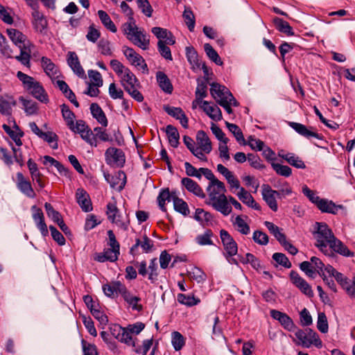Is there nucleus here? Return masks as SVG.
I'll use <instances>...</instances> for the list:
<instances>
[{
	"mask_svg": "<svg viewBox=\"0 0 355 355\" xmlns=\"http://www.w3.org/2000/svg\"><path fill=\"white\" fill-rule=\"evenodd\" d=\"M19 100L23 104L25 112L28 114H34L37 112V105L36 103L31 100H26L23 97H20Z\"/></svg>",
	"mask_w": 355,
	"mask_h": 355,
	"instance_id": "nucleus-62",
	"label": "nucleus"
},
{
	"mask_svg": "<svg viewBox=\"0 0 355 355\" xmlns=\"http://www.w3.org/2000/svg\"><path fill=\"white\" fill-rule=\"evenodd\" d=\"M106 214L108 219L112 223H115L118 227L123 230H127L128 227V222L122 220L121 216L118 214L119 209L115 203L109 202L107 205Z\"/></svg>",
	"mask_w": 355,
	"mask_h": 355,
	"instance_id": "nucleus-7",
	"label": "nucleus"
},
{
	"mask_svg": "<svg viewBox=\"0 0 355 355\" xmlns=\"http://www.w3.org/2000/svg\"><path fill=\"white\" fill-rule=\"evenodd\" d=\"M234 225L236 227V230L241 234L247 235L250 233V226L244 221V220L240 216H237L234 222Z\"/></svg>",
	"mask_w": 355,
	"mask_h": 355,
	"instance_id": "nucleus-55",
	"label": "nucleus"
},
{
	"mask_svg": "<svg viewBox=\"0 0 355 355\" xmlns=\"http://www.w3.org/2000/svg\"><path fill=\"white\" fill-rule=\"evenodd\" d=\"M17 187L19 191L30 198H34L35 197V193L31 184V182L25 180L24 175L21 173H18L17 175Z\"/></svg>",
	"mask_w": 355,
	"mask_h": 355,
	"instance_id": "nucleus-19",
	"label": "nucleus"
},
{
	"mask_svg": "<svg viewBox=\"0 0 355 355\" xmlns=\"http://www.w3.org/2000/svg\"><path fill=\"white\" fill-rule=\"evenodd\" d=\"M171 343L175 351L180 350L185 344L184 336L178 331L172 333Z\"/></svg>",
	"mask_w": 355,
	"mask_h": 355,
	"instance_id": "nucleus-54",
	"label": "nucleus"
},
{
	"mask_svg": "<svg viewBox=\"0 0 355 355\" xmlns=\"http://www.w3.org/2000/svg\"><path fill=\"white\" fill-rule=\"evenodd\" d=\"M272 259L280 266L286 268H290L292 266L288 257L283 253L275 252L272 254Z\"/></svg>",
	"mask_w": 355,
	"mask_h": 355,
	"instance_id": "nucleus-60",
	"label": "nucleus"
},
{
	"mask_svg": "<svg viewBox=\"0 0 355 355\" xmlns=\"http://www.w3.org/2000/svg\"><path fill=\"white\" fill-rule=\"evenodd\" d=\"M120 295H121L123 300L132 307L133 310L139 311L142 309V306L138 304V302H139L141 299L139 297L133 295L127 290L125 286Z\"/></svg>",
	"mask_w": 355,
	"mask_h": 355,
	"instance_id": "nucleus-28",
	"label": "nucleus"
},
{
	"mask_svg": "<svg viewBox=\"0 0 355 355\" xmlns=\"http://www.w3.org/2000/svg\"><path fill=\"white\" fill-rule=\"evenodd\" d=\"M273 23L275 28L281 33L286 34L288 36H292L294 35L292 27L290 24L279 17H275L273 19Z\"/></svg>",
	"mask_w": 355,
	"mask_h": 355,
	"instance_id": "nucleus-37",
	"label": "nucleus"
},
{
	"mask_svg": "<svg viewBox=\"0 0 355 355\" xmlns=\"http://www.w3.org/2000/svg\"><path fill=\"white\" fill-rule=\"evenodd\" d=\"M289 125L296 132L306 139H309L312 137L316 138L318 139H322V135L312 130V127H310L309 129L305 125L297 122H290Z\"/></svg>",
	"mask_w": 355,
	"mask_h": 355,
	"instance_id": "nucleus-16",
	"label": "nucleus"
},
{
	"mask_svg": "<svg viewBox=\"0 0 355 355\" xmlns=\"http://www.w3.org/2000/svg\"><path fill=\"white\" fill-rule=\"evenodd\" d=\"M278 155L280 157L286 160L289 164L297 168L304 169L306 168L304 162L294 153H284L282 150L281 152H279Z\"/></svg>",
	"mask_w": 355,
	"mask_h": 355,
	"instance_id": "nucleus-25",
	"label": "nucleus"
},
{
	"mask_svg": "<svg viewBox=\"0 0 355 355\" xmlns=\"http://www.w3.org/2000/svg\"><path fill=\"white\" fill-rule=\"evenodd\" d=\"M210 94L217 103L218 100L225 99V98H230V99L234 100L233 95L225 86H223L217 83H212L210 84Z\"/></svg>",
	"mask_w": 355,
	"mask_h": 355,
	"instance_id": "nucleus-14",
	"label": "nucleus"
},
{
	"mask_svg": "<svg viewBox=\"0 0 355 355\" xmlns=\"http://www.w3.org/2000/svg\"><path fill=\"white\" fill-rule=\"evenodd\" d=\"M19 48L20 49V54L15 56V58L24 66L29 67L31 50L26 46L25 44L23 45H19Z\"/></svg>",
	"mask_w": 355,
	"mask_h": 355,
	"instance_id": "nucleus-43",
	"label": "nucleus"
},
{
	"mask_svg": "<svg viewBox=\"0 0 355 355\" xmlns=\"http://www.w3.org/2000/svg\"><path fill=\"white\" fill-rule=\"evenodd\" d=\"M67 64L72 69L73 73L79 78L85 79L86 74L85 70L82 67L78 57L75 52L69 51L67 53Z\"/></svg>",
	"mask_w": 355,
	"mask_h": 355,
	"instance_id": "nucleus-15",
	"label": "nucleus"
},
{
	"mask_svg": "<svg viewBox=\"0 0 355 355\" xmlns=\"http://www.w3.org/2000/svg\"><path fill=\"white\" fill-rule=\"evenodd\" d=\"M196 141L204 153L209 154L211 151V141L206 134V132L203 130H199L196 135Z\"/></svg>",
	"mask_w": 355,
	"mask_h": 355,
	"instance_id": "nucleus-27",
	"label": "nucleus"
},
{
	"mask_svg": "<svg viewBox=\"0 0 355 355\" xmlns=\"http://www.w3.org/2000/svg\"><path fill=\"white\" fill-rule=\"evenodd\" d=\"M270 316L279 321L285 329L289 331H293L295 329V325L293 320L286 313L275 309L270 310Z\"/></svg>",
	"mask_w": 355,
	"mask_h": 355,
	"instance_id": "nucleus-13",
	"label": "nucleus"
},
{
	"mask_svg": "<svg viewBox=\"0 0 355 355\" xmlns=\"http://www.w3.org/2000/svg\"><path fill=\"white\" fill-rule=\"evenodd\" d=\"M220 236L226 253L230 257L236 254L238 247L233 237L225 230H220Z\"/></svg>",
	"mask_w": 355,
	"mask_h": 355,
	"instance_id": "nucleus-9",
	"label": "nucleus"
},
{
	"mask_svg": "<svg viewBox=\"0 0 355 355\" xmlns=\"http://www.w3.org/2000/svg\"><path fill=\"white\" fill-rule=\"evenodd\" d=\"M166 133L170 145L173 148H177L179 145L180 139V135L177 128L172 125H168L166 127Z\"/></svg>",
	"mask_w": 355,
	"mask_h": 355,
	"instance_id": "nucleus-38",
	"label": "nucleus"
},
{
	"mask_svg": "<svg viewBox=\"0 0 355 355\" xmlns=\"http://www.w3.org/2000/svg\"><path fill=\"white\" fill-rule=\"evenodd\" d=\"M290 277L293 284L297 287L304 295L309 297L313 296L311 286L294 270L290 272Z\"/></svg>",
	"mask_w": 355,
	"mask_h": 355,
	"instance_id": "nucleus-11",
	"label": "nucleus"
},
{
	"mask_svg": "<svg viewBox=\"0 0 355 355\" xmlns=\"http://www.w3.org/2000/svg\"><path fill=\"white\" fill-rule=\"evenodd\" d=\"M31 211L33 212L32 217L36 225V227L40 231L43 236H48L49 231L47 225L44 221V216L42 210L35 205H33L31 207Z\"/></svg>",
	"mask_w": 355,
	"mask_h": 355,
	"instance_id": "nucleus-10",
	"label": "nucleus"
},
{
	"mask_svg": "<svg viewBox=\"0 0 355 355\" xmlns=\"http://www.w3.org/2000/svg\"><path fill=\"white\" fill-rule=\"evenodd\" d=\"M88 76L91 80L90 84L94 85L97 87L103 85V78L101 74L96 70H89Z\"/></svg>",
	"mask_w": 355,
	"mask_h": 355,
	"instance_id": "nucleus-64",
	"label": "nucleus"
},
{
	"mask_svg": "<svg viewBox=\"0 0 355 355\" xmlns=\"http://www.w3.org/2000/svg\"><path fill=\"white\" fill-rule=\"evenodd\" d=\"M26 90L42 103L48 102L47 94L44 87L39 82L35 80Z\"/></svg>",
	"mask_w": 355,
	"mask_h": 355,
	"instance_id": "nucleus-22",
	"label": "nucleus"
},
{
	"mask_svg": "<svg viewBox=\"0 0 355 355\" xmlns=\"http://www.w3.org/2000/svg\"><path fill=\"white\" fill-rule=\"evenodd\" d=\"M189 276L198 283H202L205 282L207 279L206 274L198 267H193L191 270L189 271Z\"/></svg>",
	"mask_w": 355,
	"mask_h": 355,
	"instance_id": "nucleus-52",
	"label": "nucleus"
},
{
	"mask_svg": "<svg viewBox=\"0 0 355 355\" xmlns=\"http://www.w3.org/2000/svg\"><path fill=\"white\" fill-rule=\"evenodd\" d=\"M118 330L116 339L121 343H124L128 345L135 347V341L132 340L131 333L126 328H123L119 325L115 326L114 330Z\"/></svg>",
	"mask_w": 355,
	"mask_h": 355,
	"instance_id": "nucleus-29",
	"label": "nucleus"
},
{
	"mask_svg": "<svg viewBox=\"0 0 355 355\" xmlns=\"http://www.w3.org/2000/svg\"><path fill=\"white\" fill-rule=\"evenodd\" d=\"M16 105V101L12 97L7 98L0 96V112L2 114L10 116L12 114V107Z\"/></svg>",
	"mask_w": 355,
	"mask_h": 355,
	"instance_id": "nucleus-35",
	"label": "nucleus"
},
{
	"mask_svg": "<svg viewBox=\"0 0 355 355\" xmlns=\"http://www.w3.org/2000/svg\"><path fill=\"white\" fill-rule=\"evenodd\" d=\"M201 108L214 121H218L222 119V112L220 108L216 105H210L207 101L202 102Z\"/></svg>",
	"mask_w": 355,
	"mask_h": 355,
	"instance_id": "nucleus-23",
	"label": "nucleus"
},
{
	"mask_svg": "<svg viewBox=\"0 0 355 355\" xmlns=\"http://www.w3.org/2000/svg\"><path fill=\"white\" fill-rule=\"evenodd\" d=\"M295 335L296 338L301 342L303 347H309L314 345L318 348L322 347V341L320 339L318 334L311 329H307L305 331L297 329Z\"/></svg>",
	"mask_w": 355,
	"mask_h": 355,
	"instance_id": "nucleus-4",
	"label": "nucleus"
},
{
	"mask_svg": "<svg viewBox=\"0 0 355 355\" xmlns=\"http://www.w3.org/2000/svg\"><path fill=\"white\" fill-rule=\"evenodd\" d=\"M123 52L126 58L131 62L132 64L136 67H140L142 69L148 73V69L144 59L138 54L133 49L123 46Z\"/></svg>",
	"mask_w": 355,
	"mask_h": 355,
	"instance_id": "nucleus-8",
	"label": "nucleus"
},
{
	"mask_svg": "<svg viewBox=\"0 0 355 355\" xmlns=\"http://www.w3.org/2000/svg\"><path fill=\"white\" fill-rule=\"evenodd\" d=\"M204 49L207 55L211 61H213L214 63L219 66H221L223 64L218 53L213 49V47L209 44H205Z\"/></svg>",
	"mask_w": 355,
	"mask_h": 355,
	"instance_id": "nucleus-48",
	"label": "nucleus"
},
{
	"mask_svg": "<svg viewBox=\"0 0 355 355\" xmlns=\"http://www.w3.org/2000/svg\"><path fill=\"white\" fill-rule=\"evenodd\" d=\"M76 199L83 211L89 212L92 210L93 207L90 197L85 189L79 188L76 190Z\"/></svg>",
	"mask_w": 355,
	"mask_h": 355,
	"instance_id": "nucleus-17",
	"label": "nucleus"
},
{
	"mask_svg": "<svg viewBox=\"0 0 355 355\" xmlns=\"http://www.w3.org/2000/svg\"><path fill=\"white\" fill-rule=\"evenodd\" d=\"M186 55L188 61L193 66L199 67L200 63L199 62L198 55L196 51L191 46L186 48Z\"/></svg>",
	"mask_w": 355,
	"mask_h": 355,
	"instance_id": "nucleus-59",
	"label": "nucleus"
},
{
	"mask_svg": "<svg viewBox=\"0 0 355 355\" xmlns=\"http://www.w3.org/2000/svg\"><path fill=\"white\" fill-rule=\"evenodd\" d=\"M121 77V83L124 89L128 86H139V83L132 72L128 68L122 73Z\"/></svg>",
	"mask_w": 355,
	"mask_h": 355,
	"instance_id": "nucleus-31",
	"label": "nucleus"
},
{
	"mask_svg": "<svg viewBox=\"0 0 355 355\" xmlns=\"http://www.w3.org/2000/svg\"><path fill=\"white\" fill-rule=\"evenodd\" d=\"M262 196L268 207L273 211H277L278 209L277 202L276 200L277 191L273 190L268 184L262 185Z\"/></svg>",
	"mask_w": 355,
	"mask_h": 355,
	"instance_id": "nucleus-12",
	"label": "nucleus"
},
{
	"mask_svg": "<svg viewBox=\"0 0 355 355\" xmlns=\"http://www.w3.org/2000/svg\"><path fill=\"white\" fill-rule=\"evenodd\" d=\"M42 67L48 76L53 78L57 76L58 69L55 64L48 58L42 57L41 58Z\"/></svg>",
	"mask_w": 355,
	"mask_h": 355,
	"instance_id": "nucleus-39",
	"label": "nucleus"
},
{
	"mask_svg": "<svg viewBox=\"0 0 355 355\" xmlns=\"http://www.w3.org/2000/svg\"><path fill=\"white\" fill-rule=\"evenodd\" d=\"M98 16L103 26L112 33H116L117 29L107 13L103 10L98 11Z\"/></svg>",
	"mask_w": 355,
	"mask_h": 355,
	"instance_id": "nucleus-40",
	"label": "nucleus"
},
{
	"mask_svg": "<svg viewBox=\"0 0 355 355\" xmlns=\"http://www.w3.org/2000/svg\"><path fill=\"white\" fill-rule=\"evenodd\" d=\"M194 218L196 220L204 225L205 223H207L210 222L213 217L209 212L205 211L202 209L198 208L196 210Z\"/></svg>",
	"mask_w": 355,
	"mask_h": 355,
	"instance_id": "nucleus-49",
	"label": "nucleus"
},
{
	"mask_svg": "<svg viewBox=\"0 0 355 355\" xmlns=\"http://www.w3.org/2000/svg\"><path fill=\"white\" fill-rule=\"evenodd\" d=\"M28 168L31 175V178L33 181H35L40 189L44 187V183L41 179L42 174L38 170L37 164L32 160V159H29L27 162Z\"/></svg>",
	"mask_w": 355,
	"mask_h": 355,
	"instance_id": "nucleus-32",
	"label": "nucleus"
},
{
	"mask_svg": "<svg viewBox=\"0 0 355 355\" xmlns=\"http://www.w3.org/2000/svg\"><path fill=\"white\" fill-rule=\"evenodd\" d=\"M31 17V24L35 32L46 34L48 21L43 12L39 10V8L32 9Z\"/></svg>",
	"mask_w": 355,
	"mask_h": 355,
	"instance_id": "nucleus-5",
	"label": "nucleus"
},
{
	"mask_svg": "<svg viewBox=\"0 0 355 355\" xmlns=\"http://www.w3.org/2000/svg\"><path fill=\"white\" fill-rule=\"evenodd\" d=\"M124 286V284L119 281L114 282L111 284H104L103 286V291L106 296L114 298L119 294H121Z\"/></svg>",
	"mask_w": 355,
	"mask_h": 355,
	"instance_id": "nucleus-24",
	"label": "nucleus"
},
{
	"mask_svg": "<svg viewBox=\"0 0 355 355\" xmlns=\"http://www.w3.org/2000/svg\"><path fill=\"white\" fill-rule=\"evenodd\" d=\"M148 268L149 270L148 279L150 283L154 284L157 280V277L159 275L157 258H153L150 261Z\"/></svg>",
	"mask_w": 355,
	"mask_h": 355,
	"instance_id": "nucleus-45",
	"label": "nucleus"
},
{
	"mask_svg": "<svg viewBox=\"0 0 355 355\" xmlns=\"http://www.w3.org/2000/svg\"><path fill=\"white\" fill-rule=\"evenodd\" d=\"M105 155L107 164L117 167L123 166L125 159L121 149L113 147L108 148L105 151Z\"/></svg>",
	"mask_w": 355,
	"mask_h": 355,
	"instance_id": "nucleus-6",
	"label": "nucleus"
},
{
	"mask_svg": "<svg viewBox=\"0 0 355 355\" xmlns=\"http://www.w3.org/2000/svg\"><path fill=\"white\" fill-rule=\"evenodd\" d=\"M175 196H177L175 192L170 193L169 189L168 188L162 189L159 192L157 199L160 209L166 212V202H170L171 200L173 201V197Z\"/></svg>",
	"mask_w": 355,
	"mask_h": 355,
	"instance_id": "nucleus-30",
	"label": "nucleus"
},
{
	"mask_svg": "<svg viewBox=\"0 0 355 355\" xmlns=\"http://www.w3.org/2000/svg\"><path fill=\"white\" fill-rule=\"evenodd\" d=\"M123 32L134 45L143 49L147 50L150 45L149 35L143 29L137 27L134 18L130 21L125 23L123 26Z\"/></svg>",
	"mask_w": 355,
	"mask_h": 355,
	"instance_id": "nucleus-2",
	"label": "nucleus"
},
{
	"mask_svg": "<svg viewBox=\"0 0 355 355\" xmlns=\"http://www.w3.org/2000/svg\"><path fill=\"white\" fill-rule=\"evenodd\" d=\"M317 208L322 213L337 214L339 209H344L342 205H336L332 200L326 198H321L316 205Z\"/></svg>",
	"mask_w": 355,
	"mask_h": 355,
	"instance_id": "nucleus-18",
	"label": "nucleus"
},
{
	"mask_svg": "<svg viewBox=\"0 0 355 355\" xmlns=\"http://www.w3.org/2000/svg\"><path fill=\"white\" fill-rule=\"evenodd\" d=\"M315 246L326 256L334 257L338 253L347 257H354V252L333 234L331 230L324 223H315Z\"/></svg>",
	"mask_w": 355,
	"mask_h": 355,
	"instance_id": "nucleus-1",
	"label": "nucleus"
},
{
	"mask_svg": "<svg viewBox=\"0 0 355 355\" xmlns=\"http://www.w3.org/2000/svg\"><path fill=\"white\" fill-rule=\"evenodd\" d=\"M272 167L278 175L282 176L289 177L292 174V169L288 166L272 163Z\"/></svg>",
	"mask_w": 355,
	"mask_h": 355,
	"instance_id": "nucleus-63",
	"label": "nucleus"
},
{
	"mask_svg": "<svg viewBox=\"0 0 355 355\" xmlns=\"http://www.w3.org/2000/svg\"><path fill=\"white\" fill-rule=\"evenodd\" d=\"M90 110L93 117L95 118L99 123L104 127L107 125V117L101 107L97 103H92Z\"/></svg>",
	"mask_w": 355,
	"mask_h": 355,
	"instance_id": "nucleus-34",
	"label": "nucleus"
},
{
	"mask_svg": "<svg viewBox=\"0 0 355 355\" xmlns=\"http://www.w3.org/2000/svg\"><path fill=\"white\" fill-rule=\"evenodd\" d=\"M156 78L160 88L167 94H171L173 92V85L168 76L162 71H158L156 73Z\"/></svg>",
	"mask_w": 355,
	"mask_h": 355,
	"instance_id": "nucleus-33",
	"label": "nucleus"
},
{
	"mask_svg": "<svg viewBox=\"0 0 355 355\" xmlns=\"http://www.w3.org/2000/svg\"><path fill=\"white\" fill-rule=\"evenodd\" d=\"M317 328L322 333H327L329 329L327 318L324 313L320 312L318 315Z\"/></svg>",
	"mask_w": 355,
	"mask_h": 355,
	"instance_id": "nucleus-56",
	"label": "nucleus"
},
{
	"mask_svg": "<svg viewBox=\"0 0 355 355\" xmlns=\"http://www.w3.org/2000/svg\"><path fill=\"white\" fill-rule=\"evenodd\" d=\"M198 85L196 89V97L198 102H203L202 99L207 96V83L208 79L202 80L198 78L197 80Z\"/></svg>",
	"mask_w": 355,
	"mask_h": 355,
	"instance_id": "nucleus-36",
	"label": "nucleus"
},
{
	"mask_svg": "<svg viewBox=\"0 0 355 355\" xmlns=\"http://www.w3.org/2000/svg\"><path fill=\"white\" fill-rule=\"evenodd\" d=\"M264 225L279 243H282V241L286 239L285 234L281 232L279 227L272 222L265 221Z\"/></svg>",
	"mask_w": 355,
	"mask_h": 355,
	"instance_id": "nucleus-42",
	"label": "nucleus"
},
{
	"mask_svg": "<svg viewBox=\"0 0 355 355\" xmlns=\"http://www.w3.org/2000/svg\"><path fill=\"white\" fill-rule=\"evenodd\" d=\"M174 209L184 216H189L190 211L187 203L178 196L173 197Z\"/></svg>",
	"mask_w": 355,
	"mask_h": 355,
	"instance_id": "nucleus-41",
	"label": "nucleus"
},
{
	"mask_svg": "<svg viewBox=\"0 0 355 355\" xmlns=\"http://www.w3.org/2000/svg\"><path fill=\"white\" fill-rule=\"evenodd\" d=\"M212 236V231L211 230H207L204 234H199L196 237V241L200 245H214L211 240Z\"/></svg>",
	"mask_w": 355,
	"mask_h": 355,
	"instance_id": "nucleus-46",
	"label": "nucleus"
},
{
	"mask_svg": "<svg viewBox=\"0 0 355 355\" xmlns=\"http://www.w3.org/2000/svg\"><path fill=\"white\" fill-rule=\"evenodd\" d=\"M181 183L188 191L193 193L196 196L201 198H204L205 197V194L200 185L192 179L184 178L182 179Z\"/></svg>",
	"mask_w": 355,
	"mask_h": 355,
	"instance_id": "nucleus-20",
	"label": "nucleus"
},
{
	"mask_svg": "<svg viewBox=\"0 0 355 355\" xmlns=\"http://www.w3.org/2000/svg\"><path fill=\"white\" fill-rule=\"evenodd\" d=\"M44 208L47 216L52 219L55 223L59 222L62 218L61 214L58 211L55 210L53 206L49 203L45 202Z\"/></svg>",
	"mask_w": 355,
	"mask_h": 355,
	"instance_id": "nucleus-61",
	"label": "nucleus"
},
{
	"mask_svg": "<svg viewBox=\"0 0 355 355\" xmlns=\"http://www.w3.org/2000/svg\"><path fill=\"white\" fill-rule=\"evenodd\" d=\"M303 194L315 206L321 199L317 195V192L310 189L306 185H304L302 189Z\"/></svg>",
	"mask_w": 355,
	"mask_h": 355,
	"instance_id": "nucleus-58",
	"label": "nucleus"
},
{
	"mask_svg": "<svg viewBox=\"0 0 355 355\" xmlns=\"http://www.w3.org/2000/svg\"><path fill=\"white\" fill-rule=\"evenodd\" d=\"M225 125L230 132L233 134L236 141L239 143L243 142L244 144L245 139L241 128L237 125L229 123L227 121L225 122Z\"/></svg>",
	"mask_w": 355,
	"mask_h": 355,
	"instance_id": "nucleus-53",
	"label": "nucleus"
},
{
	"mask_svg": "<svg viewBox=\"0 0 355 355\" xmlns=\"http://www.w3.org/2000/svg\"><path fill=\"white\" fill-rule=\"evenodd\" d=\"M183 17L189 30L193 31L195 27V17L189 8H185L183 12Z\"/></svg>",
	"mask_w": 355,
	"mask_h": 355,
	"instance_id": "nucleus-57",
	"label": "nucleus"
},
{
	"mask_svg": "<svg viewBox=\"0 0 355 355\" xmlns=\"http://www.w3.org/2000/svg\"><path fill=\"white\" fill-rule=\"evenodd\" d=\"M40 138L46 141L53 149H58V137L55 132L51 131L44 132Z\"/></svg>",
	"mask_w": 355,
	"mask_h": 355,
	"instance_id": "nucleus-51",
	"label": "nucleus"
},
{
	"mask_svg": "<svg viewBox=\"0 0 355 355\" xmlns=\"http://www.w3.org/2000/svg\"><path fill=\"white\" fill-rule=\"evenodd\" d=\"M236 196L239 199L242 201L243 203L245 204L250 207H252L256 210H260L261 207L258 203L255 202L252 195L245 190L244 188H240V191L236 193Z\"/></svg>",
	"mask_w": 355,
	"mask_h": 355,
	"instance_id": "nucleus-26",
	"label": "nucleus"
},
{
	"mask_svg": "<svg viewBox=\"0 0 355 355\" xmlns=\"http://www.w3.org/2000/svg\"><path fill=\"white\" fill-rule=\"evenodd\" d=\"M208 205H211L216 211L220 212L224 216L229 215L232 211V207L229 204L227 198L225 194L218 195L212 191L208 194Z\"/></svg>",
	"mask_w": 355,
	"mask_h": 355,
	"instance_id": "nucleus-3",
	"label": "nucleus"
},
{
	"mask_svg": "<svg viewBox=\"0 0 355 355\" xmlns=\"http://www.w3.org/2000/svg\"><path fill=\"white\" fill-rule=\"evenodd\" d=\"M207 191L208 194L214 191L218 195H222L225 194L226 189L224 183L216 179L214 180L213 182H209V184L207 187Z\"/></svg>",
	"mask_w": 355,
	"mask_h": 355,
	"instance_id": "nucleus-47",
	"label": "nucleus"
},
{
	"mask_svg": "<svg viewBox=\"0 0 355 355\" xmlns=\"http://www.w3.org/2000/svg\"><path fill=\"white\" fill-rule=\"evenodd\" d=\"M8 35L10 40L16 45H23L26 40V36L19 31L15 28H10L7 30Z\"/></svg>",
	"mask_w": 355,
	"mask_h": 355,
	"instance_id": "nucleus-44",
	"label": "nucleus"
},
{
	"mask_svg": "<svg viewBox=\"0 0 355 355\" xmlns=\"http://www.w3.org/2000/svg\"><path fill=\"white\" fill-rule=\"evenodd\" d=\"M60 107L62 117L69 128L74 122L75 114L66 104H62Z\"/></svg>",
	"mask_w": 355,
	"mask_h": 355,
	"instance_id": "nucleus-50",
	"label": "nucleus"
},
{
	"mask_svg": "<svg viewBox=\"0 0 355 355\" xmlns=\"http://www.w3.org/2000/svg\"><path fill=\"white\" fill-rule=\"evenodd\" d=\"M165 112L170 116L180 120L181 125L184 128H188V118L180 107L167 106L164 107Z\"/></svg>",
	"mask_w": 355,
	"mask_h": 355,
	"instance_id": "nucleus-21",
	"label": "nucleus"
}]
</instances>
